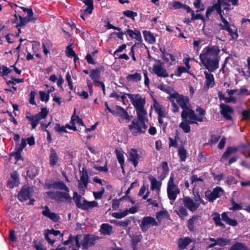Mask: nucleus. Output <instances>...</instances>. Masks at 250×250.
Masks as SVG:
<instances>
[{
    "mask_svg": "<svg viewBox=\"0 0 250 250\" xmlns=\"http://www.w3.org/2000/svg\"><path fill=\"white\" fill-rule=\"evenodd\" d=\"M143 34L145 40L148 43L152 44L155 42V38L150 32L145 31L143 32Z\"/></svg>",
    "mask_w": 250,
    "mask_h": 250,
    "instance_id": "45",
    "label": "nucleus"
},
{
    "mask_svg": "<svg viewBox=\"0 0 250 250\" xmlns=\"http://www.w3.org/2000/svg\"><path fill=\"white\" fill-rule=\"evenodd\" d=\"M66 55L68 57H72L73 56H75V52L72 49L71 45H68L65 51Z\"/></svg>",
    "mask_w": 250,
    "mask_h": 250,
    "instance_id": "63",
    "label": "nucleus"
},
{
    "mask_svg": "<svg viewBox=\"0 0 250 250\" xmlns=\"http://www.w3.org/2000/svg\"><path fill=\"white\" fill-rule=\"evenodd\" d=\"M115 153L118 162L120 164L121 168L124 170L125 163L124 152L122 150L116 149Z\"/></svg>",
    "mask_w": 250,
    "mask_h": 250,
    "instance_id": "39",
    "label": "nucleus"
},
{
    "mask_svg": "<svg viewBox=\"0 0 250 250\" xmlns=\"http://www.w3.org/2000/svg\"><path fill=\"white\" fill-rule=\"evenodd\" d=\"M218 245L223 247L230 244V240L228 239L220 238L217 239Z\"/></svg>",
    "mask_w": 250,
    "mask_h": 250,
    "instance_id": "54",
    "label": "nucleus"
},
{
    "mask_svg": "<svg viewBox=\"0 0 250 250\" xmlns=\"http://www.w3.org/2000/svg\"><path fill=\"white\" fill-rule=\"evenodd\" d=\"M196 112L198 113L199 115L195 114V111L191 109L188 112L187 117L189 118V122L191 124H197V122H202L204 121V116L206 113L204 109L200 107H198L196 109Z\"/></svg>",
    "mask_w": 250,
    "mask_h": 250,
    "instance_id": "9",
    "label": "nucleus"
},
{
    "mask_svg": "<svg viewBox=\"0 0 250 250\" xmlns=\"http://www.w3.org/2000/svg\"><path fill=\"white\" fill-rule=\"evenodd\" d=\"M126 80L128 82L137 83L141 81L142 75L139 72H135L134 74H129L126 76Z\"/></svg>",
    "mask_w": 250,
    "mask_h": 250,
    "instance_id": "31",
    "label": "nucleus"
},
{
    "mask_svg": "<svg viewBox=\"0 0 250 250\" xmlns=\"http://www.w3.org/2000/svg\"><path fill=\"white\" fill-rule=\"evenodd\" d=\"M205 82L204 89L207 91L209 88L213 87L215 85L214 78L213 74L207 71L204 72Z\"/></svg>",
    "mask_w": 250,
    "mask_h": 250,
    "instance_id": "24",
    "label": "nucleus"
},
{
    "mask_svg": "<svg viewBox=\"0 0 250 250\" xmlns=\"http://www.w3.org/2000/svg\"><path fill=\"white\" fill-rule=\"evenodd\" d=\"M88 183V176L86 170L80 172V179L78 181V188L80 190L84 192Z\"/></svg>",
    "mask_w": 250,
    "mask_h": 250,
    "instance_id": "18",
    "label": "nucleus"
},
{
    "mask_svg": "<svg viewBox=\"0 0 250 250\" xmlns=\"http://www.w3.org/2000/svg\"><path fill=\"white\" fill-rule=\"evenodd\" d=\"M127 161L132 163L134 167H136L142 159V157L138 153L137 149L131 148L127 151Z\"/></svg>",
    "mask_w": 250,
    "mask_h": 250,
    "instance_id": "14",
    "label": "nucleus"
},
{
    "mask_svg": "<svg viewBox=\"0 0 250 250\" xmlns=\"http://www.w3.org/2000/svg\"><path fill=\"white\" fill-rule=\"evenodd\" d=\"M43 52L45 55H47L49 53V50L51 48L52 45L50 41L44 40L42 42Z\"/></svg>",
    "mask_w": 250,
    "mask_h": 250,
    "instance_id": "46",
    "label": "nucleus"
},
{
    "mask_svg": "<svg viewBox=\"0 0 250 250\" xmlns=\"http://www.w3.org/2000/svg\"><path fill=\"white\" fill-rule=\"evenodd\" d=\"M70 123L71 125H69L68 124L66 125V127L69 129L72 130L73 131H77V127L76 126V125H81L82 126H85L84 125L83 120L82 119L80 118V117L76 115V110H74V113L71 117Z\"/></svg>",
    "mask_w": 250,
    "mask_h": 250,
    "instance_id": "19",
    "label": "nucleus"
},
{
    "mask_svg": "<svg viewBox=\"0 0 250 250\" xmlns=\"http://www.w3.org/2000/svg\"><path fill=\"white\" fill-rule=\"evenodd\" d=\"M125 34L128 35L131 38L135 39L136 41L140 42L142 41V36L140 32L137 30H132L131 29H127Z\"/></svg>",
    "mask_w": 250,
    "mask_h": 250,
    "instance_id": "28",
    "label": "nucleus"
},
{
    "mask_svg": "<svg viewBox=\"0 0 250 250\" xmlns=\"http://www.w3.org/2000/svg\"><path fill=\"white\" fill-rule=\"evenodd\" d=\"M12 71V69L5 66L2 65L0 66V73L3 76H7Z\"/></svg>",
    "mask_w": 250,
    "mask_h": 250,
    "instance_id": "56",
    "label": "nucleus"
},
{
    "mask_svg": "<svg viewBox=\"0 0 250 250\" xmlns=\"http://www.w3.org/2000/svg\"><path fill=\"white\" fill-rule=\"evenodd\" d=\"M16 150V151L15 152H12L10 155L11 159H12V157H14L16 160V161L15 163L22 159L21 156V151H19V150Z\"/></svg>",
    "mask_w": 250,
    "mask_h": 250,
    "instance_id": "52",
    "label": "nucleus"
},
{
    "mask_svg": "<svg viewBox=\"0 0 250 250\" xmlns=\"http://www.w3.org/2000/svg\"><path fill=\"white\" fill-rule=\"evenodd\" d=\"M195 202H198L199 205L200 206L201 204H203L205 205L206 204L204 201L201 198L199 194L197 193L194 194V197L193 200Z\"/></svg>",
    "mask_w": 250,
    "mask_h": 250,
    "instance_id": "64",
    "label": "nucleus"
},
{
    "mask_svg": "<svg viewBox=\"0 0 250 250\" xmlns=\"http://www.w3.org/2000/svg\"><path fill=\"white\" fill-rule=\"evenodd\" d=\"M170 102H176L183 109L181 114L182 118L187 117L190 109L189 108V99L188 97L180 95L177 93H174L169 95L167 98Z\"/></svg>",
    "mask_w": 250,
    "mask_h": 250,
    "instance_id": "2",
    "label": "nucleus"
},
{
    "mask_svg": "<svg viewBox=\"0 0 250 250\" xmlns=\"http://www.w3.org/2000/svg\"><path fill=\"white\" fill-rule=\"evenodd\" d=\"M17 7L21 9L23 12L27 13V16L25 17H22L20 15L18 16L16 14L14 15L15 19V21H17V25L18 26H24L29 22H35L37 20V18L34 16L32 9H28L22 6Z\"/></svg>",
    "mask_w": 250,
    "mask_h": 250,
    "instance_id": "4",
    "label": "nucleus"
},
{
    "mask_svg": "<svg viewBox=\"0 0 250 250\" xmlns=\"http://www.w3.org/2000/svg\"><path fill=\"white\" fill-rule=\"evenodd\" d=\"M113 228L108 224H103L100 227V232L102 234L109 235L112 232Z\"/></svg>",
    "mask_w": 250,
    "mask_h": 250,
    "instance_id": "34",
    "label": "nucleus"
},
{
    "mask_svg": "<svg viewBox=\"0 0 250 250\" xmlns=\"http://www.w3.org/2000/svg\"><path fill=\"white\" fill-rule=\"evenodd\" d=\"M8 183L12 188L18 186L19 179L18 178V174L17 172L14 171L11 173L10 178L8 180Z\"/></svg>",
    "mask_w": 250,
    "mask_h": 250,
    "instance_id": "33",
    "label": "nucleus"
},
{
    "mask_svg": "<svg viewBox=\"0 0 250 250\" xmlns=\"http://www.w3.org/2000/svg\"><path fill=\"white\" fill-rule=\"evenodd\" d=\"M222 21L223 24H220L221 29L227 31L232 39H237L238 35L237 33V28L236 26L233 24L230 25L224 17H222Z\"/></svg>",
    "mask_w": 250,
    "mask_h": 250,
    "instance_id": "12",
    "label": "nucleus"
},
{
    "mask_svg": "<svg viewBox=\"0 0 250 250\" xmlns=\"http://www.w3.org/2000/svg\"><path fill=\"white\" fill-rule=\"evenodd\" d=\"M53 187L56 189L64 190L65 191L69 192L68 188L66 185L62 182L59 181L55 182L53 184Z\"/></svg>",
    "mask_w": 250,
    "mask_h": 250,
    "instance_id": "48",
    "label": "nucleus"
},
{
    "mask_svg": "<svg viewBox=\"0 0 250 250\" xmlns=\"http://www.w3.org/2000/svg\"><path fill=\"white\" fill-rule=\"evenodd\" d=\"M66 128H67L65 126H61L60 124H57L55 127V130L59 132L60 134H62L63 133H66L67 131L66 130Z\"/></svg>",
    "mask_w": 250,
    "mask_h": 250,
    "instance_id": "59",
    "label": "nucleus"
},
{
    "mask_svg": "<svg viewBox=\"0 0 250 250\" xmlns=\"http://www.w3.org/2000/svg\"><path fill=\"white\" fill-rule=\"evenodd\" d=\"M152 73L158 77L167 78L169 76L164 63L160 61L153 65Z\"/></svg>",
    "mask_w": 250,
    "mask_h": 250,
    "instance_id": "13",
    "label": "nucleus"
},
{
    "mask_svg": "<svg viewBox=\"0 0 250 250\" xmlns=\"http://www.w3.org/2000/svg\"><path fill=\"white\" fill-rule=\"evenodd\" d=\"M178 155L180 159L182 162H185L188 157V152L184 146H181L178 148Z\"/></svg>",
    "mask_w": 250,
    "mask_h": 250,
    "instance_id": "44",
    "label": "nucleus"
},
{
    "mask_svg": "<svg viewBox=\"0 0 250 250\" xmlns=\"http://www.w3.org/2000/svg\"><path fill=\"white\" fill-rule=\"evenodd\" d=\"M30 195V189L25 187L22 188L18 195L19 199L21 202L29 199Z\"/></svg>",
    "mask_w": 250,
    "mask_h": 250,
    "instance_id": "27",
    "label": "nucleus"
},
{
    "mask_svg": "<svg viewBox=\"0 0 250 250\" xmlns=\"http://www.w3.org/2000/svg\"><path fill=\"white\" fill-rule=\"evenodd\" d=\"M112 114L115 117H119L122 120H130L131 117L129 116L127 111L122 107L117 105Z\"/></svg>",
    "mask_w": 250,
    "mask_h": 250,
    "instance_id": "21",
    "label": "nucleus"
},
{
    "mask_svg": "<svg viewBox=\"0 0 250 250\" xmlns=\"http://www.w3.org/2000/svg\"><path fill=\"white\" fill-rule=\"evenodd\" d=\"M198 219L197 216H193L192 218H190L188 220V228L191 231H193L194 230V224L196 223Z\"/></svg>",
    "mask_w": 250,
    "mask_h": 250,
    "instance_id": "51",
    "label": "nucleus"
},
{
    "mask_svg": "<svg viewBox=\"0 0 250 250\" xmlns=\"http://www.w3.org/2000/svg\"><path fill=\"white\" fill-rule=\"evenodd\" d=\"M26 146V140L24 139H22L21 143L20 144H17L16 146V150L22 151L23 148Z\"/></svg>",
    "mask_w": 250,
    "mask_h": 250,
    "instance_id": "61",
    "label": "nucleus"
},
{
    "mask_svg": "<svg viewBox=\"0 0 250 250\" xmlns=\"http://www.w3.org/2000/svg\"><path fill=\"white\" fill-rule=\"evenodd\" d=\"M47 195L51 198L55 199L58 202H69L71 198L69 192L65 191H48L46 192Z\"/></svg>",
    "mask_w": 250,
    "mask_h": 250,
    "instance_id": "11",
    "label": "nucleus"
},
{
    "mask_svg": "<svg viewBox=\"0 0 250 250\" xmlns=\"http://www.w3.org/2000/svg\"><path fill=\"white\" fill-rule=\"evenodd\" d=\"M222 218L227 224L235 227L237 226L238 223L235 219H232L229 217L226 212H224L222 214Z\"/></svg>",
    "mask_w": 250,
    "mask_h": 250,
    "instance_id": "40",
    "label": "nucleus"
},
{
    "mask_svg": "<svg viewBox=\"0 0 250 250\" xmlns=\"http://www.w3.org/2000/svg\"><path fill=\"white\" fill-rule=\"evenodd\" d=\"M59 160L60 158L58 153L54 148H51L49 156V164L50 166L54 167L58 164Z\"/></svg>",
    "mask_w": 250,
    "mask_h": 250,
    "instance_id": "26",
    "label": "nucleus"
},
{
    "mask_svg": "<svg viewBox=\"0 0 250 250\" xmlns=\"http://www.w3.org/2000/svg\"><path fill=\"white\" fill-rule=\"evenodd\" d=\"M184 120L182 121L179 125V126L183 129V130L185 133H188L190 131V127L189 126V124H191L189 122V118L188 117H186L185 118H182Z\"/></svg>",
    "mask_w": 250,
    "mask_h": 250,
    "instance_id": "38",
    "label": "nucleus"
},
{
    "mask_svg": "<svg viewBox=\"0 0 250 250\" xmlns=\"http://www.w3.org/2000/svg\"><path fill=\"white\" fill-rule=\"evenodd\" d=\"M154 110L158 114V116L166 117L165 108L161 105L155 101L153 104Z\"/></svg>",
    "mask_w": 250,
    "mask_h": 250,
    "instance_id": "37",
    "label": "nucleus"
},
{
    "mask_svg": "<svg viewBox=\"0 0 250 250\" xmlns=\"http://www.w3.org/2000/svg\"><path fill=\"white\" fill-rule=\"evenodd\" d=\"M192 241V239L189 237L181 238L178 240V246L181 250L185 249Z\"/></svg>",
    "mask_w": 250,
    "mask_h": 250,
    "instance_id": "35",
    "label": "nucleus"
},
{
    "mask_svg": "<svg viewBox=\"0 0 250 250\" xmlns=\"http://www.w3.org/2000/svg\"><path fill=\"white\" fill-rule=\"evenodd\" d=\"M220 108L221 109L220 113L225 119L228 120L232 119L231 114L233 113V110L230 106L224 104H221L220 105Z\"/></svg>",
    "mask_w": 250,
    "mask_h": 250,
    "instance_id": "22",
    "label": "nucleus"
},
{
    "mask_svg": "<svg viewBox=\"0 0 250 250\" xmlns=\"http://www.w3.org/2000/svg\"><path fill=\"white\" fill-rule=\"evenodd\" d=\"M128 96L136 111L137 115L139 116H142L143 115H146L147 112L145 109V97L139 94H130Z\"/></svg>",
    "mask_w": 250,
    "mask_h": 250,
    "instance_id": "3",
    "label": "nucleus"
},
{
    "mask_svg": "<svg viewBox=\"0 0 250 250\" xmlns=\"http://www.w3.org/2000/svg\"><path fill=\"white\" fill-rule=\"evenodd\" d=\"M49 113V110L46 107L41 108V111L36 115L27 114L26 118L29 121L31 125V129H34L37 126L40 122L45 119Z\"/></svg>",
    "mask_w": 250,
    "mask_h": 250,
    "instance_id": "5",
    "label": "nucleus"
},
{
    "mask_svg": "<svg viewBox=\"0 0 250 250\" xmlns=\"http://www.w3.org/2000/svg\"><path fill=\"white\" fill-rule=\"evenodd\" d=\"M224 193V191L222 188L217 187L213 189L212 192H206L205 195L209 202H213L216 199L223 195Z\"/></svg>",
    "mask_w": 250,
    "mask_h": 250,
    "instance_id": "16",
    "label": "nucleus"
},
{
    "mask_svg": "<svg viewBox=\"0 0 250 250\" xmlns=\"http://www.w3.org/2000/svg\"><path fill=\"white\" fill-rule=\"evenodd\" d=\"M229 250H248V249L243 243L237 242L233 245Z\"/></svg>",
    "mask_w": 250,
    "mask_h": 250,
    "instance_id": "50",
    "label": "nucleus"
},
{
    "mask_svg": "<svg viewBox=\"0 0 250 250\" xmlns=\"http://www.w3.org/2000/svg\"><path fill=\"white\" fill-rule=\"evenodd\" d=\"M230 5L225 1L224 0H218L217 2L212 6L209 7L206 11V18L209 19L210 15L214 11H216L218 13L222 20V17H224L223 13L224 12L222 11L221 8H223L224 10L228 11L229 9L228 6Z\"/></svg>",
    "mask_w": 250,
    "mask_h": 250,
    "instance_id": "7",
    "label": "nucleus"
},
{
    "mask_svg": "<svg viewBox=\"0 0 250 250\" xmlns=\"http://www.w3.org/2000/svg\"><path fill=\"white\" fill-rule=\"evenodd\" d=\"M81 237L82 236L80 235L73 236L70 234L68 240L64 241L63 242V244L64 245H69V244H72L73 243L75 244L76 248H74L72 250H78L81 247L80 240H81Z\"/></svg>",
    "mask_w": 250,
    "mask_h": 250,
    "instance_id": "25",
    "label": "nucleus"
},
{
    "mask_svg": "<svg viewBox=\"0 0 250 250\" xmlns=\"http://www.w3.org/2000/svg\"><path fill=\"white\" fill-rule=\"evenodd\" d=\"M175 211L182 219H184L188 214V211L186 208V207L183 206H181L176 209Z\"/></svg>",
    "mask_w": 250,
    "mask_h": 250,
    "instance_id": "47",
    "label": "nucleus"
},
{
    "mask_svg": "<svg viewBox=\"0 0 250 250\" xmlns=\"http://www.w3.org/2000/svg\"><path fill=\"white\" fill-rule=\"evenodd\" d=\"M110 222L118 226H122L124 227H127L128 225V222L127 221H119L116 220H112L110 221Z\"/></svg>",
    "mask_w": 250,
    "mask_h": 250,
    "instance_id": "58",
    "label": "nucleus"
},
{
    "mask_svg": "<svg viewBox=\"0 0 250 250\" xmlns=\"http://www.w3.org/2000/svg\"><path fill=\"white\" fill-rule=\"evenodd\" d=\"M94 240L89 235H86L84 236L82 246L83 250H87L89 247L93 245Z\"/></svg>",
    "mask_w": 250,
    "mask_h": 250,
    "instance_id": "32",
    "label": "nucleus"
},
{
    "mask_svg": "<svg viewBox=\"0 0 250 250\" xmlns=\"http://www.w3.org/2000/svg\"><path fill=\"white\" fill-rule=\"evenodd\" d=\"M36 173L37 170L34 167H30L27 171V175L32 179L35 177Z\"/></svg>",
    "mask_w": 250,
    "mask_h": 250,
    "instance_id": "62",
    "label": "nucleus"
},
{
    "mask_svg": "<svg viewBox=\"0 0 250 250\" xmlns=\"http://www.w3.org/2000/svg\"><path fill=\"white\" fill-rule=\"evenodd\" d=\"M183 204L185 207L192 212L196 211L200 206L198 202H195L193 199L189 197H185L183 198Z\"/></svg>",
    "mask_w": 250,
    "mask_h": 250,
    "instance_id": "20",
    "label": "nucleus"
},
{
    "mask_svg": "<svg viewBox=\"0 0 250 250\" xmlns=\"http://www.w3.org/2000/svg\"><path fill=\"white\" fill-rule=\"evenodd\" d=\"M220 50L217 45L207 46L202 51L200 59L203 65L209 72H214L219 67Z\"/></svg>",
    "mask_w": 250,
    "mask_h": 250,
    "instance_id": "1",
    "label": "nucleus"
},
{
    "mask_svg": "<svg viewBox=\"0 0 250 250\" xmlns=\"http://www.w3.org/2000/svg\"><path fill=\"white\" fill-rule=\"evenodd\" d=\"M138 210V207L133 206L128 209L126 208L119 212H113L112 214V216L117 219H121L127 216L129 213L134 214L137 212Z\"/></svg>",
    "mask_w": 250,
    "mask_h": 250,
    "instance_id": "23",
    "label": "nucleus"
},
{
    "mask_svg": "<svg viewBox=\"0 0 250 250\" xmlns=\"http://www.w3.org/2000/svg\"><path fill=\"white\" fill-rule=\"evenodd\" d=\"M148 205L155 207H158L159 204L161 202L160 195L152 194L151 197L147 199Z\"/></svg>",
    "mask_w": 250,
    "mask_h": 250,
    "instance_id": "29",
    "label": "nucleus"
},
{
    "mask_svg": "<svg viewBox=\"0 0 250 250\" xmlns=\"http://www.w3.org/2000/svg\"><path fill=\"white\" fill-rule=\"evenodd\" d=\"M73 200L76 203L77 207L81 209H82V207L83 204V201L85 199L82 198L80 195H79L77 192H74L73 195Z\"/></svg>",
    "mask_w": 250,
    "mask_h": 250,
    "instance_id": "42",
    "label": "nucleus"
},
{
    "mask_svg": "<svg viewBox=\"0 0 250 250\" xmlns=\"http://www.w3.org/2000/svg\"><path fill=\"white\" fill-rule=\"evenodd\" d=\"M238 150V148L236 146L228 147L222 156V159H228L231 155L235 153Z\"/></svg>",
    "mask_w": 250,
    "mask_h": 250,
    "instance_id": "36",
    "label": "nucleus"
},
{
    "mask_svg": "<svg viewBox=\"0 0 250 250\" xmlns=\"http://www.w3.org/2000/svg\"><path fill=\"white\" fill-rule=\"evenodd\" d=\"M189 70L184 66H179L175 71V75L177 77H180L182 73L188 72Z\"/></svg>",
    "mask_w": 250,
    "mask_h": 250,
    "instance_id": "55",
    "label": "nucleus"
},
{
    "mask_svg": "<svg viewBox=\"0 0 250 250\" xmlns=\"http://www.w3.org/2000/svg\"><path fill=\"white\" fill-rule=\"evenodd\" d=\"M148 179L150 182V190L152 191L153 194L160 195L162 182L157 180L152 176L148 177Z\"/></svg>",
    "mask_w": 250,
    "mask_h": 250,
    "instance_id": "17",
    "label": "nucleus"
},
{
    "mask_svg": "<svg viewBox=\"0 0 250 250\" xmlns=\"http://www.w3.org/2000/svg\"><path fill=\"white\" fill-rule=\"evenodd\" d=\"M167 190L168 199L172 201L176 200L177 195L180 193V189L174 183V175L172 174H171L168 181Z\"/></svg>",
    "mask_w": 250,
    "mask_h": 250,
    "instance_id": "8",
    "label": "nucleus"
},
{
    "mask_svg": "<svg viewBox=\"0 0 250 250\" xmlns=\"http://www.w3.org/2000/svg\"><path fill=\"white\" fill-rule=\"evenodd\" d=\"M146 115H143L142 116L137 115V118L134 119L131 124L129 125V128L134 134L142 133L146 131V126L145 123V120Z\"/></svg>",
    "mask_w": 250,
    "mask_h": 250,
    "instance_id": "6",
    "label": "nucleus"
},
{
    "mask_svg": "<svg viewBox=\"0 0 250 250\" xmlns=\"http://www.w3.org/2000/svg\"><path fill=\"white\" fill-rule=\"evenodd\" d=\"M158 225L159 223L155 218L151 216H146L142 218L140 227L143 232H146L151 227Z\"/></svg>",
    "mask_w": 250,
    "mask_h": 250,
    "instance_id": "10",
    "label": "nucleus"
},
{
    "mask_svg": "<svg viewBox=\"0 0 250 250\" xmlns=\"http://www.w3.org/2000/svg\"><path fill=\"white\" fill-rule=\"evenodd\" d=\"M123 14L126 17L131 18L133 20H134L135 17L137 16V14L136 12H133L131 10L125 11H124Z\"/></svg>",
    "mask_w": 250,
    "mask_h": 250,
    "instance_id": "60",
    "label": "nucleus"
},
{
    "mask_svg": "<svg viewBox=\"0 0 250 250\" xmlns=\"http://www.w3.org/2000/svg\"><path fill=\"white\" fill-rule=\"evenodd\" d=\"M156 218L159 224L161 222L162 220L164 219H169L170 218L168 212L164 209L156 213Z\"/></svg>",
    "mask_w": 250,
    "mask_h": 250,
    "instance_id": "30",
    "label": "nucleus"
},
{
    "mask_svg": "<svg viewBox=\"0 0 250 250\" xmlns=\"http://www.w3.org/2000/svg\"><path fill=\"white\" fill-rule=\"evenodd\" d=\"M98 203L95 201H88L86 200L83 201V204L82 207V209L87 210L90 208H92L94 207L98 206Z\"/></svg>",
    "mask_w": 250,
    "mask_h": 250,
    "instance_id": "43",
    "label": "nucleus"
},
{
    "mask_svg": "<svg viewBox=\"0 0 250 250\" xmlns=\"http://www.w3.org/2000/svg\"><path fill=\"white\" fill-rule=\"evenodd\" d=\"M83 2L87 6V7L84 10V14L90 15L92 13L94 8L93 2L92 0H83Z\"/></svg>",
    "mask_w": 250,
    "mask_h": 250,
    "instance_id": "41",
    "label": "nucleus"
},
{
    "mask_svg": "<svg viewBox=\"0 0 250 250\" xmlns=\"http://www.w3.org/2000/svg\"><path fill=\"white\" fill-rule=\"evenodd\" d=\"M212 219L213 220L216 226H220L225 228V225L221 221L220 215L218 213L214 212L212 214Z\"/></svg>",
    "mask_w": 250,
    "mask_h": 250,
    "instance_id": "49",
    "label": "nucleus"
},
{
    "mask_svg": "<svg viewBox=\"0 0 250 250\" xmlns=\"http://www.w3.org/2000/svg\"><path fill=\"white\" fill-rule=\"evenodd\" d=\"M40 100L42 102H47L49 100V95L44 91L39 92Z\"/></svg>",
    "mask_w": 250,
    "mask_h": 250,
    "instance_id": "53",
    "label": "nucleus"
},
{
    "mask_svg": "<svg viewBox=\"0 0 250 250\" xmlns=\"http://www.w3.org/2000/svg\"><path fill=\"white\" fill-rule=\"evenodd\" d=\"M230 203L232 207L230 209L232 210H240L242 208V206L241 204L236 203L233 199H231Z\"/></svg>",
    "mask_w": 250,
    "mask_h": 250,
    "instance_id": "57",
    "label": "nucleus"
},
{
    "mask_svg": "<svg viewBox=\"0 0 250 250\" xmlns=\"http://www.w3.org/2000/svg\"><path fill=\"white\" fill-rule=\"evenodd\" d=\"M101 71L99 68L93 69L90 72V77L95 84L98 86H101L103 93L105 94V85L104 83L100 82Z\"/></svg>",
    "mask_w": 250,
    "mask_h": 250,
    "instance_id": "15",
    "label": "nucleus"
}]
</instances>
